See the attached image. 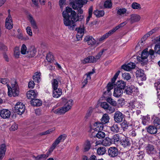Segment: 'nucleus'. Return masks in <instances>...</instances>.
Returning a JSON list of instances; mask_svg holds the SVG:
<instances>
[{
    "label": "nucleus",
    "instance_id": "obj_50",
    "mask_svg": "<svg viewBox=\"0 0 160 160\" xmlns=\"http://www.w3.org/2000/svg\"><path fill=\"white\" fill-rule=\"evenodd\" d=\"M127 10L125 8H122L118 9L117 11V14L122 15L126 12Z\"/></svg>",
    "mask_w": 160,
    "mask_h": 160
},
{
    "label": "nucleus",
    "instance_id": "obj_22",
    "mask_svg": "<svg viewBox=\"0 0 160 160\" xmlns=\"http://www.w3.org/2000/svg\"><path fill=\"white\" fill-rule=\"evenodd\" d=\"M157 30V29L155 28L153 29H152L149 32L146 34H145L141 39V42L143 43V41H145V40H146L148 37L150 35H152L153 33L155 32Z\"/></svg>",
    "mask_w": 160,
    "mask_h": 160
},
{
    "label": "nucleus",
    "instance_id": "obj_36",
    "mask_svg": "<svg viewBox=\"0 0 160 160\" xmlns=\"http://www.w3.org/2000/svg\"><path fill=\"white\" fill-rule=\"evenodd\" d=\"M96 134L95 137H96L99 139H102L105 138L106 134L103 132L102 131H98L97 133L95 132Z\"/></svg>",
    "mask_w": 160,
    "mask_h": 160
},
{
    "label": "nucleus",
    "instance_id": "obj_32",
    "mask_svg": "<svg viewBox=\"0 0 160 160\" xmlns=\"http://www.w3.org/2000/svg\"><path fill=\"white\" fill-rule=\"evenodd\" d=\"M106 151V148L104 147H101L98 148L97 153L99 155H103Z\"/></svg>",
    "mask_w": 160,
    "mask_h": 160
},
{
    "label": "nucleus",
    "instance_id": "obj_55",
    "mask_svg": "<svg viewBox=\"0 0 160 160\" xmlns=\"http://www.w3.org/2000/svg\"><path fill=\"white\" fill-rule=\"evenodd\" d=\"M122 77L127 80H129L131 78L130 74L128 73H124L122 74Z\"/></svg>",
    "mask_w": 160,
    "mask_h": 160
},
{
    "label": "nucleus",
    "instance_id": "obj_16",
    "mask_svg": "<svg viewBox=\"0 0 160 160\" xmlns=\"http://www.w3.org/2000/svg\"><path fill=\"white\" fill-rule=\"evenodd\" d=\"M11 115L10 112L7 109H3L1 110L0 115L3 119L8 118H9Z\"/></svg>",
    "mask_w": 160,
    "mask_h": 160
},
{
    "label": "nucleus",
    "instance_id": "obj_7",
    "mask_svg": "<svg viewBox=\"0 0 160 160\" xmlns=\"http://www.w3.org/2000/svg\"><path fill=\"white\" fill-rule=\"evenodd\" d=\"M101 106L109 114H111L115 111V108L114 106H111L106 102L101 103Z\"/></svg>",
    "mask_w": 160,
    "mask_h": 160
},
{
    "label": "nucleus",
    "instance_id": "obj_43",
    "mask_svg": "<svg viewBox=\"0 0 160 160\" xmlns=\"http://www.w3.org/2000/svg\"><path fill=\"white\" fill-rule=\"evenodd\" d=\"M120 72V71L119 70L115 74V75H114L113 78L111 80V82H109V83H111V84H112V87L113 88L114 85H115V84H114V83L116 80L117 77H118L119 74Z\"/></svg>",
    "mask_w": 160,
    "mask_h": 160
},
{
    "label": "nucleus",
    "instance_id": "obj_61",
    "mask_svg": "<svg viewBox=\"0 0 160 160\" xmlns=\"http://www.w3.org/2000/svg\"><path fill=\"white\" fill-rule=\"evenodd\" d=\"M26 31L28 34L30 36H32V32L31 28L30 27H28L26 28Z\"/></svg>",
    "mask_w": 160,
    "mask_h": 160
},
{
    "label": "nucleus",
    "instance_id": "obj_54",
    "mask_svg": "<svg viewBox=\"0 0 160 160\" xmlns=\"http://www.w3.org/2000/svg\"><path fill=\"white\" fill-rule=\"evenodd\" d=\"M46 59L48 62H51L54 59L53 56L51 53H49L47 55Z\"/></svg>",
    "mask_w": 160,
    "mask_h": 160
},
{
    "label": "nucleus",
    "instance_id": "obj_17",
    "mask_svg": "<svg viewBox=\"0 0 160 160\" xmlns=\"http://www.w3.org/2000/svg\"><path fill=\"white\" fill-rule=\"evenodd\" d=\"M84 41L87 42L88 45H94L96 42V40L91 36H87L85 38Z\"/></svg>",
    "mask_w": 160,
    "mask_h": 160
},
{
    "label": "nucleus",
    "instance_id": "obj_37",
    "mask_svg": "<svg viewBox=\"0 0 160 160\" xmlns=\"http://www.w3.org/2000/svg\"><path fill=\"white\" fill-rule=\"evenodd\" d=\"M130 124L125 120H124L123 122L121 123V127L124 131H125L128 129V127L130 126Z\"/></svg>",
    "mask_w": 160,
    "mask_h": 160
},
{
    "label": "nucleus",
    "instance_id": "obj_13",
    "mask_svg": "<svg viewBox=\"0 0 160 160\" xmlns=\"http://www.w3.org/2000/svg\"><path fill=\"white\" fill-rule=\"evenodd\" d=\"M136 66L135 63L131 62L127 64L123 65L121 66V68L124 70L130 71L131 69L135 68Z\"/></svg>",
    "mask_w": 160,
    "mask_h": 160
},
{
    "label": "nucleus",
    "instance_id": "obj_63",
    "mask_svg": "<svg viewBox=\"0 0 160 160\" xmlns=\"http://www.w3.org/2000/svg\"><path fill=\"white\" fill-rule=\"evenodd\" d=\"M154 86L157 90H160V81H158L154 84Z\"/></svg>",
    "mask_w": 160,
    "mask_h": 160
},
{
    "label": "nucleus",
    "instance_id": "obj_21",
    "mask_svg": "<svg viewBox=\"0 0 160 160\" xmlns=\"http://www.w3.org/2000/svg\"><path fill=\"white\" fill-rule=\"evenodd\" d=\"M126 82L122 80L118 81L116 84H115V87L124 90L126 87Z\"/></svg>",
    "mask_w": 160,
    "mask_h": 160
},
{
    "label": "nucleus",
    "instance_id": "obj_23",
    "mask_svg": "<svg viewBox=\"0 0 160 160\" xmlns=\"http://www.w3.org/2000/svg\"><path fill=\"white\" fill-rule=\"evenodd\" d=\"M147 131L151 134H154L157 132V128L154 126L150 125L146 128Z\"/></svg>",
    "mask_w": 160,
    "mask_h": 160
},
{
    "label": "nucleus",
    "instance_id": "obj_6",
    "mask_svg": "<svg viewBox=\"0 0 160 160\" xmlns=\"http://www.w3.org/2000/svg\"><path fill=\"white\" fill-rule=\"evenodd\" d=\"M25 107L23 103L21 102H18L16 104L13 111L18 114L22 115L25 111Z\"/></svg>",
    "mask_w": 160,
    "mask_h": 160
},
{
    "label": "nucleus",
    "instance_id": "obj_8",
    "mask_svg": "<svg viewBox=\"0 0 160 160\" xmlns=\"http://www.w3.org/2000/svg\"><path fill=\"white\" fill-rule=\"evenodd\" d=\"M108 156L111 158H115L118 156L119 154L118 149L114 147H110L108 151Z\"/></svg>",
    "mask_w": 160,
    "mask_h": 160
},
{
    "label": "nucleus",
    "instance_id": "obj_29",
    "mask_svg": "<svg viewBox=\"0 0 160 160\" xmlns=\"http://www.w3.org/2000/svg\"><path fill=\"white\" fill-rule=\"evenodd\" d=\"M112 84L108 83L106 87V90L103 92V94L104 95H109L111 94L110 90L113 89Z\"/></svg>",
    "mask_w": 160,
    "mask_h": 160
},
{
    "label": "nucleus",
    "instance_id": "obj_19",
    "mask_svg": "<svg viewBox=\"0 0 160 160\" xmlns=\"http://www.w3.org/2000/svg\"><path fill=\"white\" fill-rule=\"evenodd\" d=\"M38 95V93L33 90L28 91L27 93V96L29 99H34Z\"/></svg>",
    "mask_w": 160,
    "mask_h": 160
},
{
    "label": "nucleus",
    "instance_id": "obj_2",
    "mask_svg": "<svg viewBox=\"0 0 160 160\" xmlns=\"http://www.w3.org/2000/svg\"><path fill=\"white\" fill-rule=\"evenodd\" d=\"M11 83L12 88L7 85L8 95L10 97L12 95L14 97L18 96L19 94V88L17 82L16 81H12Z\"/></svg>",
    "mask_w": 160,
    "mask_h": 160
},
{
    "label": "nucleus",
    "instance_id": "obj_42",
    "mask_svg": "<svg viewBox=\"0 0 160 160\" xmlns=\"http://www.w3.org/2000/svg\"><path fill=\"white\" fill-rule=\"evenodd\" d=\"M107 101L113 106L115 107L117 105V102L114 99L111 98H108L106 99Z\"/></svg>",
    "mask_w": 160,
    "mask_h": 160
},
{
    "label": "nucleus",
    "instance_id": "obj_34",
    "mask_svg": "<svg viewBox=\"0 0 160 160\" xmlns=\"http://www.w3.org/2000/svg\"><path fill=\"white\" fill-rule=\"evenodd\" d=\"M94 125L97 127L95 129V130L96 132L101 131L103 129V124L101 123L100 122H96Z\"/></svg>",
    "mask_w": 160,
    "mask_h": 160
},
{
    "label": "nucleus",
    "instance_id": "obj_1",
    "mask_svg": "<svg viewBox=\"0 0 160 160\" xmlns=\"http://www.w3.org/2000/svg\"><path fill=\"white\" fill-rule=\"evenodd\" d=\"M62 15L64 18V25L66 26H70L73 30L76 26L74 22V19L76 16V12L73 10L72 8L67 7L66 9L63 12Z\"/></svg>",
    "mask_w": 160,
    "mask_h": 160
},
{
    "label": "nucleus",
    "instance_id": "obj_4",
    "mask_svg": "<svg viewBox=\"0 0 160 160\" xmlns=\"http://www.w3.org/2000/svg\"><path fill=\"white\" fill-rule=\"evenodd\" d=\"M104 52V50H102L95 57L92 56H88L87 58H85L83 61V63L86 64L88 63H94L96 62L100 58Z\"/></svg>",
    "mask_w": 160,
    "mask_h": 160
},
{
    "label": "nucleus",
    "instance_id": "obj_56",
    "mask_svg": "<svg viewBox=\"0 0 160 160\" xmlns=\"http://www.w3.org/2000/svg\"><path fill=\"white\" fill-rule=\"evenodd\" d=\"M27 48L26 46L24 44H23L22 45L21 49V53L22 54H25L26 53L27 51Z\"/></svg>",
    "mask_w": 160,
    "mask_h": 160
},
{
    "label": "nucleus",
    "instance_id": "obj_62",
    "mask_svg": "<svg viewBox=\"0 0 160 160\" xmlns=\"http://www.w3.org/2000/svg\"><path fill=\"white\" fill-rule=\"evenodd\" d=\"M83 34L79 32H78L76 35V38L77 41H79L81 39Z\"/></svg>",
    "mask_w": 160,
    "mask_h": 160
},
{
    "label": "nucleus",
    "instance_id": "obj_35",
    "mask_svg": "<svg viewBox=\"0 0 160 160\" xmlns=\"http://www.w3.org/2000/svg\"><path fill=\"white\" fill-rule=\"evenodd\" d=\"M41 76V73L40 72H36L35 73V74L33 76V79L35 82L38 83L40 81V76Z\"/></svg>",
    "mask_w": 160,
    "mask_h": 160
},
{
    "label": "nucleus",
    "instance_id": "obj_52",
    "mask_svg": "<svg viewBox=\"0 0 160 160\" xmlns=\"http://www.w3.org/2000/svg\"><path fill=\"white\" fill-rule=\"evenodd\" d=\"M76 30L78 32H79L84 34V25H83L82 26H80L78 28H76Z\"/></svg>",
    "mask_w": 160,
    "mask_h": 160
},
{
    "label": "nucleus",
    "instance_id": "obj_48",
    "mask_svg": "<svg viewBox=\"0 0 160 160\" xmlns=\"http://www.w3.org/2000/svg\"><path fill=\"white\" fill-rule=\"evenodd\" d=\"M91 147V145L90 142L89 141H87L85 144V147L84 149V152H87L90 149Z\"/></svg>",
    "mask_w": 160,
    "mask_h": 160
},
{
    "label": "nucleus",
    "instance_id": "obj_59",
    "mask_svg": "<svg viewBox=\"0 0 160 160\" xmlns=\"http://www.w3.org/2000/svg\"><path fill=\"white\" fill-rule=\"evenodd\" d=\"M0 49L4 52H5L7 51V48L3 44L0 43Z\"/></svg>",
    "mask_w": 160,
    "mask_h": 160
},
{
    "label": "nucleus",
    "instance_id": "obj_9",
    "mask_svg": "<svg viewBox=\"0 0 160 160\" xmlns=\"http://www.w3.org/2000/svg\"><path fill=\"white\" fill-rule=\"evenodd\" d=\"M65 139V137L62 135H60L58 138L56 139L54 142L52 143V146L49 149L50 152H52L55 148L57 145H58L60 142L63 141Z\"/></svg>",
    "mask_w": 160,
    "mask_h": 160
},
{
    "label": "nucleus",
    "instance_id": "obj_31",
    "mask_svg": "<svg viewBox=\"0 0 160 160\" xmlns=\"http://www.w3.org/2000/svg\"><path fill=\"white\" fill-rule=\"evenodd\" d=\"M140 19V16L137 14H133L131 15V18L130 20L132 23L135 22L139 21Z\"/></svg>",
    "mask_w": 160,
    "mask_h": 160
},
{
    "label": "nucleus",
    "instance_id": "obj_46",
    "mask_svg": "<svg viewBox=\"0 0 160 160\" xmlns=\"http://www.w3.org/2000/svg\"><path fill=\"white\" fill-rule=\"evenodd\" d=\"M127 22H123L120 23L118 25L116 26L115 28H113L112 30V32H113L114 33L119 28H121L122 27H123L124 25H125L127 24Z\"/></svg>",
    "mask_w": 160,
    "mask_h": 160
},
{
    "label": "nucleus",
    "instance_id": "obj_47",
    "mask_svg": "<svg viewBox=\"0 0 160 160\" xmlns=\"http://www.w3.org/2000/svg\"><path fill=\"white\" fill-rule=\"evenodd\" d=\"M111 138L112 142H114V143L116 142L118 143L120 140L119 135L118 134L114 135Z\"/></svg>",
    "mask_w": 160,
    "mask_h": 160
},
{
    "label": "nucleus",
    "instance_id": "obj_51",
    "mask_svg": "<svg viewBox=\"0 0 160 160\" xmlns=\"http://www.w3.org/2000/svg\"><path fill=\"white\" fill-rule=\"evenodd\" d=\"M104 6L106 8H110L112 7V3L109 1H106L104 2Z\"/></svg>",
    "mask_w": 160,
    "mask_h": 160
},
{
    "label": "nucleus",
    "instance_id": "obj_26",
    "mask_svg": "<svg viewBox=\"0 0 160 160\" xmlns=\"http://www.w3.org/2000/svg\"><path fill=\"white\" fill-rule=\"evenodd\" d=\"M123 93V90L115 87L113 95L116 97H119L121 96Z\"/></svg>",
    "mask_w": 160,
    "mask_h": 160
},
{
    "label": "nucleus",
    "instance_id": "obj_49",
    "mask_svg": "<svg viewBox=\"0 0 160 160\" xmlns=\"http://www.w3.org/2000/svg\"><path fill=\"white\" fill-rule=\"evenodd\" d=\"M132 8L134 9H141V6L140 5L136 2H133L132 3L131 5Z\"/></svg>",
    "mask_w": 160,
    "mask_h": 160
},
{
    "label": "nucleus",
    "instance_id": "obj_60",
    "mask_svg": "<svg viewBox=\"0 0 160 160\" xmlns=\"http://www.w3.org/2000/svg\"><path fill=\"white\" fill-rule=\"evenodd\" d=\"M18 125L15 123H14L12 125L10 128L11 131H14L18 129Z\"/></svg>",
    "mask_w": 160,
    "mask_h": 160
},
{
    "label": "nucleus",
    "instance_id": "obj_18",
    "mask_svg": "<svg viewBox=\"0 0 160 160\" xmlns=\"http://www.w3.org/2000/svg\"><path fill=\"white\" fill-rule=\"evenodd\" d=\"M62 78L60 77H57L56 79H54L52 80V84L53 89L58 88V82H61Z\"/></svg>",
    "mask_w": 160,
    "mask_h": 160
},
{
    "label": "nucleus",
    "instance_id": "obj_10",
    "mask_svg": "<svg viewBox=\"0 0 160 160\" xmlns=\"http://www.w3.org/2000/svg\"><path fill=\"white\" fill-rule=\"evenodd\" d=\"M124 115L120 112L116 111L114 113L113 118L114 121L117 123L122 122L123 120Z\"/></svg>",
    "mask_w": 160,
    "mask_h": 160
},
{
    "label": "nucleus",
    "instance_id": "obj_25",
    "mask_svg": "<svg viewBox=\"0 0 160 160\" xmlns=\"http://www.w3.org/2000/svg\"><path fill=\"white\" fill-rule=\"evenodd\" d=\"M28 19L33 28L35 29H37L38 28L36 23L31 14L28 15Z\"/></svg>",
    "mask_w": 160,
    "mask_h": 160
},
{
    "label": "nucleus",
    "instance_id": "obj_5",
    "mask_svg": "<svg viewBox=\"0 0 160 160\" xmlns=\"http://www.w3.org/2000/svg\"><path fill=\"white\" fill-rule=\"evenodd\" d=\"M148 49L144 50L141 54V56H138L137 60L139 62H142V64L144 65L148 61L147 58L149 55L148 52Z\"/></svg>",
    "mask_w": 160,
    "mask_h": 160
},
{
    "label": "nucleus",
    "instance_id": "obj_45",
    "mask_svg": "<svg viewBox=\"0 0 160 160\" xmlns=\"http://www.w3.org/2000/svg\"><path fill=\"white\" fill-rule=\"evenodd\" d=\"M104 142L105 146L110 145L112 143V138L109 137H106Z\"/></svg>",
    "mask_w": 160,
    "mask_h": 160
},
{
    "label": "nucleus",
    "instance_id": "obj_12",
    "mask_svg": "<svg viewBox=\"0 0 160 160\" xmlns=\"http://www.w3.org/2000/svg\"><path fill=\"white\" fill-rule=\"evenodd\" d=\"M145 148L146 152L151 156L155 155L156 153L155 147L153 145L148 144L147 145Z\"/></svg>",
    "mask_w": 160,
    "mask_h": 160
},
{
    "label": "nucleus",
    "instance_id": "obj_27",
    "mask_svg": "<svg viewBox=\"0 0 160 160\" xmlns=\"http://www.w3.org/2000/svg\"><path fill=\"white\" fill-rule=\"evenodd\" d=\"M36 52V50L35 48L33 47H31L27 51L28 56L29 57H33L35 55Z\"/></svg>",
    "mask_w": 160,
    "mask_h": 160
},
{
    "label": "nucleus",
    "instance_id": "obj_28",
    "mask_svg": "<svg viewBox=\"0 0 160 160\" xmlns=\"http://www.w3.org/2000/svg\"><path fill=\"white\" fill-rule=\"evenodd\" d=\"M120 143L124 147L130 146L131 143L129 139L127 138H123L120 141Z\"/></svg>",
    "mask_w": 160,
    "mask_h": 160
},
{
    "label": "nucleus",
    "instance_id": "obj_64",
    "mask_svg": "<svg viewBox=\"0 0 160 160\" xmlns=\"http://www.w3.org/2000/svg\"><path fill=\"white\" fill-rule=\"evenodd\" d=\"M35 83L33 81H31L29 82L28 85L29 88H33L34 86Z\"/></svg>",
    "mask_w": 160,
    "mask_h": 160
},
{
    "label": "nucleus",
    "instance_id": "obj_3",
    "mask_svg": "<svg viewBox=\"0 0 160 160\" xmlns=\"http://www.w3.org/2000/svg\"><path fill=\"white\" fill-rule=\"evenodd\" d=\"M73 101L72 100H70L67 102L63 107L56 110H54L53 109L52 110V112L58 115L63 114L71 109Z\"/></svg>",
    "mask_w": 160,
    "mask_h": 160
},
{
    "label": "nucleus",
    "instance_id": "obj_38",
    "mask_svg": "<svg viewBox=\"0 0 160 160\" xmlns=\"http://www.w3.org/2000/svg\"><path fill=\"white\" fill-rule=\"evenodd\" d=\"M93 13L96 17H100L104 15V11L102 10H96L94 11Z\"/></svg>",
    "mask_w": 160,
    "mask_h": 160
},
{
    "label": "nucleus",
    "instance_id": "obj_14",
    "mask_svg": "<svg viewBox=\"0 0 160 160\" xmlns=\"http://www.w3.org/2000/svg\"><path fill=\"white\" fill-rule=\"evenodd\" d=\"M5 22V27L7 29H11L12 28L13 24L10 14L8 15L6 18Z\"/></svg>",
    "mask_w": 160,
    "mask_h": 160
},
{
    "label": "nucleus",
    "instance_id": "obj_15",
    "mask_svg": "<svg viewBox=\"0 0 160 160\" xmlns=\"http://www.w3.org/2000/svg\"><path fill=\"white\" fill-rule=\"evenodd\" d=\"M136 77L140 78L142 81H145L146 78L144 73V71L141 69L138 68L136 72Z\"/></svg>",
    "mask_w": 160,
    "mask_h": 160
},
{
    "label": "nucleus",
    "instance_id": "obj_33",
    "mask_svg": "<svg viewBox=\"0 0 160 160\" xmlns=\"http://www.w3.org/2000/svg\"><path fill=\"white\" fill-rule=\"evenodd\" d=\"M109 120V117L107 114H104L101 119V122L102 124H105L108 122Z\"/></svg>",
    "mask_w": 160,
    "mask_h": 160
},
{
    "label": "nucleus",
    "instance_id": "obj_41",
    "mask_svg": "<svg viewBox=\"0 0 160 160\" xmlns=\"http://www.w3.org/2000/svg\"><path fill=\"white\" fill-rule=\"evenodd\" d=\"M110 130L114 132H119V128L118 124H114L110 127Z\"/></svg>",
    "mask_w": 160,
    "mask_h": 160
},
{
    "label": "nucleus",
    "instance_id": "obj_58",
    "mask_svg": "<svg viewBox=\"0 0 160 160\" xmlns=\"http://www.w3.org/2000/svg\"><path fill=\"white\" fill-rule=\"evenodd\" d=\"M154 51L157 53L160 54V45H156L154 48Z\"/></svg>",
    "mask_w": 160,
    "mask_h": 160
},
{
    "label": "nucleus",
    "instance_id": "obj_20",
    "mask_svg": "<svg viewBox=\"0 0 160 160\" xmlns=\"http://www.w3.org/2000/svg\"><path fill=\"white\" fill-rule=\"evenodd\" d=\"M6 150V145L4 144H1L0 146V160H2Z\"/></svg>",
    "mask_w": 160,
    "mask_h": 160
},
{
    "label": "nucleus",
    "instance_id": "obj_24",
    "mask_svg": "<svg viewBox=\"0 0 160 160\" xmlns=\"http://www.w3.org/2000/svg\"><path fill=\"white\" fill-rule=\"evenodd\" d=\"M53 97L55 98L59 97L62 94V90L60 88L53 89Z\"/></svg>",
    "mask_w": 160,
    "mask_h": 160
},
{
    "label": "nucleus",
    "instance_id": "obj_30",
    "mask_svg": "<svg viewBox=\"0 0 160 160\" xmlns=\"http://www.w3.org/2000/svg\"><path fill=\"white\" fill-rule=\"evenodd\" d=\"M31 103L34 106H39L42 104V102L39 99L35 98L31 100Z\"/></svg>",
    "mask_w": 160,
    "mask_h": 160
},
{
    "label": "nucleus",
    "instance_id": "obj_11",
    "mask_svg": "<svg viewBox=\"0 0 160 160\" xmlns=\"http://www.w3.org/2000/svg\"><path fill=\"white\" fill-rule=\"evenodd\" d=\"M78 3L75 4H73L72 7L74 9L78 10V14H82L83 12V11L81 8L83 7L84 4L83 0H81L78 1Z\"/></svg>",
    "mask_w": 160,
    "mask_h": 160
},
{
    "label": "nucleus",
    "instance_id": "obj_53",
    "mask_svg": "<svg viewBox=\"0 0 160 160\" xmlns=\"http://www.w3.org/2000/svg\"><path fill=\"white\" fill-rule=\"evenodd\" d=\"M83 18V16L82 15H77L74 19V23L77 21H81Z\"/></svg>",
    "mask_w": 160,
    "mask_h": 160
},
{
    "label": "nucleus",
    "instance_id": "obj_57",
    "mask_svg": "<svg viewBox=\"0 0 160 160\" xmlns=\"http://www.w3.org/2000/svg\"><path fill=\"white\" fill-rule=\"evenodd\" d=\"M149 120L147 116H144L142 118V123L144 125H146L148 122Z\"/></svg>",
    "mask_w": 160,
    "mask_h": 160
},
{
    "label": "nucleus",
    "instance_id": "obj_39",
    "mask_svg": "<svg viewBox=\"0 0 160 160\" xmlns=\"http://www.w3.org/2000/svg\"><path fill=\"white\" fill-rule=\"evenodd\" d=\"M153 123L157 128L160 129V118L156 117L154 119Z\"/></svg>",
    "mask_w": 160,
    "mask_h": 160
},
{
    "label": "nucleus",
    "instance_id": "obj_40",
    "mask_svg": "<svg viewBox=\"0 0 160 160\" xmlns=\"http://www.w3.org/2000/svg\"><path fill=\"white\" fill-rule=\"evenodd\" d=\"M113 33V32H112V30H110L106 34L103 35L101 38H100L99 39V41H101L104 40L106 38H108L109 36H110Z\"/></svg>",
    "mask_w": 160,
    "mask_h": 160
},
{
    "label": "nucleus",
    "instance_id": "obj_44",
    "mask_svg": "<svg viewBox=\"0 0 160 160\" xmlns=\"http://www.w3.org/2000/svg\"><path fill=\"white\" fill-rule=\"evenodd\" d=\"M134 91V89L133 88L132 86H129L127 87V88L124 91V93H126V94L130 95Z\"/></svg>",
    "mask_w": 160,
    "mask_h": 160
}]
</instances>
